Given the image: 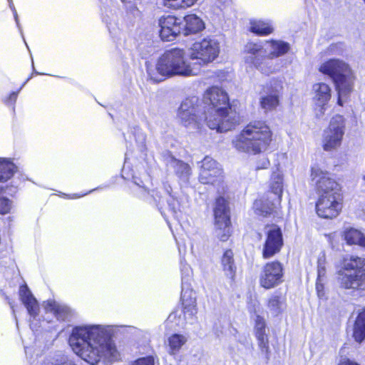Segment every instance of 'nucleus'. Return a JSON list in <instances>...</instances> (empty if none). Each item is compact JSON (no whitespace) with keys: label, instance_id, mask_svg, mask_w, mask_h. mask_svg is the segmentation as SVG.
Listing matches in <instances>:
<instances>
[{"label":"nucleus","instance_id":"1","mask_svg":"<svg viewBox=\"0 0 365 365\" xmlns=\"http://www.w3.org/2000/svg\"><path fill=\"white\" fill-rule=\"evenodd\" d=\"M112 331L110 326H77L72 329L69 344L78 356L91 365L97 364L102 359L115 361L119 354L110 339Z\"/></svg>","mask_w":365,"mask_h":365},{"label":"nucleus","instance_id":"2","mask_svg":"<svg viewBox=\"0 0 365 365\" xmlns=\"http://www.w3.org/2000/svg\"><path fill=\"white\" fill-rule=\"evenodd\" d=\"M203 104L205 120L210 129L227 132L239 123V116L230 109L227 93L221 88L212 86L207 89Z\"/></svg>","mask_w":365,"mask_h":365},{"label":"nucleus","instance_id":"3","mask_svg":"<svg viewBox=\"0 0 365 365\" xmlns=\"http://www.w3.org/2000/svg\"><path fill=\"white\" fill-rule=\"evenodd\" d=\"M272 141V132L262 121L250 123L232 142L239 151L257 154L265 150Z\"/></svg>","mask_w":365,"mask_h":365},{"label":"nucleus","instance_id":"4","mask_svg":"<svg viewBox=\"0 0 365 365\" xmlns=\"http://www.w3.org/2000/svg\"><path fill=\"white\" fill-rule=\"evenodd\" d=\"M337 282L344 289H364L365 258L353 255L344 257L337 271Z\"/></svg>","mask_w":365,"mask_h":365},{"label":"nucleus","instance_id":"5","mask_svg":"<svg viewBox=\"0 0 365 365\" xmlns=\"http://www.w3.org/2000/svg\"><path fill=\"white\" fill-rule=\"evenodd\" d=\"M183 50L171 48L161 56V76L170 77L174 75L190 76V66L186 63Z\"/></svg>","mask_w":365,"mask_h":365},{"label":"nucleus","instance_id":"6","mask_svg":"<svg viewBox=\"0 0 365 365\" xmlns=\"http://www.w3.org/2000/svg\"><path fill=\"white\" fill-rule=\"evenodd\" d=\"M199 99L195 96L186 98L182 102L178 110V118L184 126L192 129H199L200 122L204 119L201 113Z\"/></svg>","mask_w":365,"mask_h":365},{"label":"nucleus","instance_id":"7","mask_svg":"<svg viewBox=\"0 0 365 365\" xmlns=\"http://www.w3.org/2000/svg\"><path fill=\"white\" fill-rule=\"evenodd\" d=\"M345 132V119L341 115L331 118L329 127L324 132L323 148L331 151L339 148Z\"/></svg>","mask_w":365,"mask_h":365},{"label":"nucleus","instance_id":"8","mask_svg":"<svg viewBox=\"0 0 365 365\" xmlns=\"http://www.w3.org/2000/svg\"><path fill=\"white\" fill-rule=\"evenodd\" d=\"M220 53L219 42L212 38H205L195 42L190 49L192 59H198L203 63L213 61Z\"/></svg>","mask_w":365,"mask_h":365},{"label":"nucleus","instance_id":"9","mask_svg":"<svg viewBox=\"0 0 365 365\" xmlns=\"http://www.w3.org/2000/svg\"><path fill=\"white\" fill-rule=\"evenodd\" d=\"M311 177L315 182L319 196H341L340 185L327 171L319 167H313Z\"/></svg>","mask_w":365,"mask_h":365},{"label":"nucleus","instance_id":"10","mask_svg":"<svg viewBox=\"0 0 365 365\" xmlns=\"http://www.w3.org/2000/svg\"><path fill=\"white\" fill-rule=\"evenodd\" d=\"M190 268L189 267H184L182 272H186L187 274H182V292H181V302L182 306V312L188 315V319H194L196 314L197 313V297L196 293L190 288V281L191 277L189 274Z\"/></svg>","mask_w":365,"mask_h":365},{"label":"nucleus","instance_id":"11","mask_svg":"<svg viewBox=\"0 0 365 365\" xmlns=\"http://www.w3.org/2000/svg\"><path fill=\"white\" fill-rule=\"evenodd\" d=\"M282 90V82L277 79H272L264 86L260 98L261 108L265 111L274 109L279 104Z\"/></svg>","mask_w":365,"mask_h":365},{"label":"nucleus","instance_id":"12","mask_svg":"<svg viewBox=\"0 0 365 365\" xmlns=\"http://www.w3.org/2000/svg\"><path fill=\"white\" fill-rule=\"evenodd\" d=\"M265 230L267 239L264 245L262 256L267 259L280 251L283 245V238L281 229L276 225H267Z\"/></svg>","mask_w":365,"mask_h":365},{"label":"nucleus","instance_id":"13","mask_svg":"<svg viewBox=\"0 0 365 365\" xmlns=\"http://www.w3.org/2000/svg\"><path fill=\"white\" fill-rule=\"evenodd\" d=\"M283 268L279 262L267 263L262 271L259 283L265 289L273 288L282 282Z\"/></svg>","mask_w":365,"mask_h":365},{"label":"nucleus","instance_id":"14","mask_svg":"<svg viewBox=\"0 0 365 365\" xmlns=\"http://www.w3.org/2000/svg\"><path fill=\"white\" fill-rule=\"evenodd\" d=\"M245 51L247 56L245 57V61L249 63L253 64L259 71L263 73L269 74L273 73L274 69L272 67H266L267 56L265 51H263L262 47L257 43L250 42L245 45Z\"/></svg>","mask_w":365,"mask_h":365},{"label":"nucleus","instance_id":"15","mask_svg":"<svg viewBox=\"0 0 365 365\" xmlns=\"http://www.w3.org/2000/svg\"><path fill=\"white\" fill-rule=\"evenodd\" d=\"M341 196H319L316 204L317 213L322 218H334L341 210Z\"/></svg>","mask_w":365,"mask_h":365},{"label":"nucleus","instance_id":"16","mask_svg":"<svg viewBox=\"0 0 365 365\" xmlns=\"http://www.w3.org/2000/svg\"><path fill=\"white\" fill-rule=\"evenodd\" d=\"M350 69L349 65L344 61L339 59H330L321 65L319 71L328 75L334 81L343 74L347 73Z\"/></svg>","mask_w":365,"mask_h":365},{"label":"nucleus","instance_id":"17","mask_svg":"<svg viewBox=\"0 0 365 365\" xmlns=\"http://www.w3.org/2000/svg\"><path fill=\"white\" fill-rule=\"evenodd\" d=\"M354 80L355 77L350 69L347 73L343 74L334 81L338 92L337 103L339 106H343L342 98L347 96L353 91Z\"/></svg>","mask_w":365,"mask_h":365},{"label":"nucleus","instance_id":"18","mask_svg":"<svg viewBox=\"0 0 365 365\" xmlns=\"http://www.w3.org/2000/svg\"><path fill=\"white\" fill-rule=\"evenodd\" d=\"M43 306L46 312L53 314L58 321L70 322L75 314L69 307L53 299L45 302Z\"/></svg>","mask_w":365,"mask_h":365},{"label":"nucleus","instance_id":"19","mask_svg":"<svg viewBox=\"0 0 365 365\" xmlns=\"http://www.w3.org/2000/svg\"><path fill=\"white\" fill-rule=\"evenodd\" d=\"M214 215L217 227L222 229L229 227L230 224V209L228 202L225 198L220 197L216 200Z\"/></svg>","mask_w":365,"mask_h":365},{"label":"nucleus","instance_id":"20","mask_svg":"<svg viewBox=\"0 0 365 365\" xmlns=\"http://www.w3.org/2000/svg\"><path fill=\"white\" fill-rule=\"evenodd\" d=\"M128 149L131 152L141 154L145 150V135L139 128H134L130 133L125 137Z\"/></svg>","mask_w":365,"mask_h":365},{"label":"nucleus","instance_id":"21","mask_svg":"<svg viewBox=\"0 0 365 365\" xmlns=\"http://www.w3.org/2000/svg\"><path fill=\"white\" fill-rule=\"evenodd\" d=\"M281 199L279 196H269L267 199L255 200L254 208L257 215L266 217L272 214L277 205H279Z\"/></svg>","mask_w":365,"mask_h":365},{"label":"nucleus","instance_id":"22","mask_svg":"<svg viewBox=\"0 0 365 365\" xmlns=\"http://www.w3.org/2000/svg\"><path fill=\"white\" fill-rule=\"evenodd\" d=\"M167 166L175 169L176 175L182 180L187 181L191 174V170L188 164L177 160L173 155L168 153L163 156Z\"/></svg>","mask_w":365,"mask_h":365},{"label":"nucleus","instance_id":"23","mask_svg":"<svg viewBox=\"0 0 365 365\" xmlns=\"http://www.w3.org/2000/svg\"><path fill=\"white\" fill-rule=\"evenodd\" d=\"M19 295L22 303L26 307L29 315L35 318L38 315L39 311L38 304L26 285L20 287Z\"/></svg>","mask_w":365,"mask_h":365},{"label":"nucleus","instance_id":"24","mask_svg":"<svg viewBox=\"0 0 365 365\" xmlns=\"http://www.w3.org/2000/svg\"><path fill=\"white\" fill-rule=\"evenodd\" d=\"M326 254L324 252H321L317 259V279L316 282V291L320 298L325 294L324 283L326 279Z\"/></svg>","mask_w":365,"mask_h":365},{"label":"nucleus","instance_id":"25","mask_svg":"<svg viewBox=\"0 0 365 365\" xmlns=\"http://www.w3.org/2000/svg\"><path fill=\"white\" fill-rule=\"evenodd\" d=\"M220 264L225 275L232 280L234 279L237 267L234 259V254L231 250H227L224 252L221 257Z\"/></svg>","mask_w":365,"mask_h":365},{"label":"nucleus","instance_id":"26","mask_svg":"<svg viewBox=\"0 0 365 365\" xmlns=\"http://www.w3.org/2000/svg\"><path fill=\"white\" fill-rule=\"evenodd\" d=\"M18 168L11 158H0V182H6L17 172Z\"/></svg>","mask_w":365,"mask_h":365},{"label":"nucleus","instance_id":"27","mask_svg":"<svg viewBox=\"0 0 365 365\" xmlns=\"http://www.w3.org/2000/svg\"><path fill=\"white\" fill-rule=\"evenodd\" d=\"M314 99L318 106H325L331 98V88L324 83H316L313 86Z\"/></svg>","mask_w":365,"mask_h":365},{"label":"nucleus","instance_id":"28","mask_svg":"<svg viewBox=\"0 0 365 365\" xmlns=\"http://www.w3.org/2000/svg\"><path fill=\"white\" fill-rule=\"evenodd\" d=\"M342 236L348 245H357L365 248V235L360 230L352 227L346 228Z\"/></svg>","mask_w":365,"mask_h":365},{"label":"nucleus","instance_id":"29","mask_svg":"<svg viewBox=\"0 0 365 365\" xmlns=\"http://www.w3.org/2000/svg\"><path fill=\"white\" fill-rule=\"evenodd\" d=\"M185 35L195 34L205 28L204 22L196 15L190 14L184 18Z\"/></svg>","mask_w":365,"mask_h":365},{"label":"nucleus","instance_id":"30","mask_svg":"<svg viewBox=\"0 0 365 365\" xmlns=\"http://www.w3.org/2000/svg\"><path fill=\"white\" fill-rule=\"evenodd\" d=\"M353 336L359 343H361L365 339V309L360 312L356 318Z\"/></svg>","mask_w":365,"mask_h":365},{"label":"nucleus","instance_id":"31","mask_svg":"<svg viewBox=\"0 0 365 365\" xmlns=\"http://www.w3.org/2000/svg\"><path fill=\"white\" fill-rule=\"evenodd\" d=\"M192 319H188V315L182 311H174L170 314L165 323L170 327H183L187 322L192 321Z\"/></svg>","mask_w":365,"mask_h":365},{"label":"nucleus","instance_id":"32","mask_svg":"<svg viewBox=\"0 0 365 365\" xmlns=\"http://www.w3.org/2000/svg\"><path fill=\"white\" fill-rule=\"evenodd\" d=\"M221 169L210 170V171L200 170L199 180L203 184H214L222 177Z\"/></svg>","mask_w":365,"mask_h":365},{"label":"nucleus","instance_id":"33","mask_svg":"<svg viewBox=\"0 0 365 365\" xmlns=\"http://www.w3.org/2000/svg\"><path fill=\"white\" fill-rule=\"evenodd\" d=\"M284 304V298L279 294H273L268 299L267 307L274 316H277L283 310Z\"/></svg>","mask_w":365,"mask_h":365},{"label":"nucleus","instance_id":"34","mask_svg":"<svg viewBox=\"0 0 365 365\" xmlns=\"http://www.w3.org/2000/svg\"><path fill=\"white\" fill-rule=\"evenodd\" d=\"M272 51L267 56L269 59L282 56L289 50V45L284 41H272L270 43Z\"/></svg>","mask_w":365,"mask_h":365},{"label":"nucleus","instance_id":"35","mask_svg":"<svg viewBox=\"0 0 365 365\" xmlns=\"http://www.w3.org/2000/svg\"><path fill=\"white\" fill-rule=\"evenodd\" d=\"M283 187V179L282 176L278 173H274L271 179L270 188L272 190V195L277 197H279L281 199Z\"/></svg>","mask_w":365,"mask_h":365},{"label":"nucleus","instance_id":"36","mask_svg":"<svg viewBox=\"0 0 365 365\" xmlns=\"http://www.w3.org/2000/svg\"><path fill=\"white\" fill-rule=\"evenodd\" d=\"M180 26L174 27H163V17H161V41H171L180 33Z\"/></svg>","mask_w":365,"mask_h":365},{"label":"nucleus","instance_id":"37","mask_svg":"<svg viewBox=\"0 0 365 365\" xmlns=\"http://www.w3.org/2000/svg\"><path fill=\"white\" fill-rule=\"evenodd\" d=\"M187 339L180 334H173L168 339L169 352L174 354L178 351L182 346L186 342Z\"/></svg>","mask_w":365,"mask_h":365},{"label":"nucleus","instance_id":"38","mask_svg":"<svg viewBox=\"0 0 365 365\" xmlns=\"http://www.w3.org/2000/svg\"><path fill=\"white\" fill-rule=\"evenodd\" d=\"M250 31L258 35H268L273 31L272 27L264 21H252L251 22Z\"/></svg>","mask_w":365,"mask_h":365},{"label":"nucleus","instance_id":"39","mask_svg":"<svg viewBox=\"0 0 365 365\" xmlns=\"http://www.w3.org/2000/svg\"><path fill=\"white\" fill-rule=\"evenodd\" d=\"M197 0H163L164 6L178 9L190 7L194 5Z\"/></svg>","mask_w":365,"mask_h":365},{"label":"nucleus","instance_id":"40","mask_svg":"<svg viewBox=\"0 0 365 365\" xmlns=\"http://www.w3.org/2000/svg\"><path fill=\"white\" fill-rule=\"evenodd\" d=\"M220 169L215 160L212 158L206 156L202 161L201 170L210 171V170Z\"/></svg>","mask_w":365,"mask_h":365},{"label":"nucleus","instance_id":"41","mask_svg":"<svg viewBox=\"0 0 365 365\" xmlns=\"http://www.w3.org/2000/svg\"><path fill=\"white\" fill-rule=\"evenodd\" d=\"M163 27H174L175 26H180V23L175 16L173 15H163Z\"/></svg>","mask_w":365,"mask_h":365},{"label":"nucleus","instance_id":"42","mask_svg":"<svg viewBox=\"0 0 365 365\" xmlns=\"http://www.w3.org/2000/svg\"><path fill=\"white\" fill-rule=\"evenodd\" d=\"M258 346L261 350V351L264 354L265 359L267 361L269 359V340L268 337L265 339H261L257 340Z\"/></svg>","mask_w":365,"mask_h":365},{"label":"nucleus","instance_id":"43","mask_svg":"<svg viewBox=\"0 0 365 365\" xmlns=\"http://www.w3.org/2000/svg\"><path fill=\"white\" fill-rule=\"evenodd\" d=\"M148 69V73L150 76V80H152L154 83H158L159 82V73H160V66L159 64L157 63L155 66L156 72L155 73L154 71L150 68L149 66L147 67Z\"/></svg>","mask_w":365,"mask_h":365},{"label":"nucleus","instance_id":"44","mask_svg":"<svg viewBox=\"0 0 365 365\" xmlns=\"http://www.w3.org/2000/svg\"><path fill=\"white\" fill-rule=\"evenodd\" d=\"M11 204L8 199L0 197V213L4 214L10 210Z\"/></svg>","mask_w":365,"mask_h":365},{"label":"nucleus","instance_id":"45","mask_svg":"<svg viewBox=\"0 0 365 365\" xmlns=\"http://www.w3.org/2000/svg\"><path fill=\"white\" fill-rule=\"evenodd\" d=\"M132 365H154V359L152 356L140 358L136 360Z\"/></svg>","mask_w":365,"mask_h":365},{"label":"nucleus","instance_id":"46","mask_svg":"<svg viewBox=\"0 0 365 365\" xmlns=\"http://www.w3.org/2000/svg\"><path fill=\"white\" fill-rule=\"evenodd\" d=\"M18 93H19V91H17V92H12L9 95V96L4 101V103L7 106H14V104L15 103V102H16V101L17 99Z\"/></svg>","mask_w":365,"mask_h":365},{"label":"nucleus","instance_id":"47","mask_svg":"<svg viewBox=\"0 0 365 365\" xmlns=\"http://www.w3.org/2000/svg\"><path fill=\"white\" fill-rule=\"evenodd\" d=\"M8 1H9V7L12 10V11H13L14 19H15V21L16 23V25L20 29V24H19L18 14H17V11H16V9L14 7L13 1H12V0H8Z\"/></svg>","mask_w":365,"mask_h":365},{"label":"nucleus","instance_id":"48","mask_svg":"<svg viewBox=\"0 0 365 365\" xmlns=\"http://www.w3.org/2000/svg\"><path fill=\"white\" fill-rule=\"evenodd\" d=\"M265 329V322L263 318L259 316L257 317L255 329Z\"/></svg>","mask_w":365,"mask_h":365},{"label":"nucleus","instance_id":"49","mask_svg":"<svg viewBox=\"0 0 365 365\" xmlns=\"http://www.w3.org/2000/svg\"><path fill=\"white\" fill-rule=\"evenodd\" d=\"M269 165V161L267 158H262L260 165H258L256 168L257 170L267 168Z\"/></svg>","mask_w":365,"mask_h":365},{"label":"nucleus","instance_id":"50","mask_svg":"<svg viewBox=\"0 0 365 365\" xmlns=\"http://www.w3.org/2000/svg\"><path fill=\"white\" fill-rule=\"evenodd\" d=\"M256 337L257 340L261 339L267 338V335L265 334V329H257L256 330Z\"/></svg>","mask_w":365,"mask_h":365},{"label":"nucleus","instance_id":"51","mask_svg":"<svg viewBox=\"0 0 365 365\" xmlns=\"http://www.w3.org/2000/svg\"><path fill=\"white\" fill-rule=\"evenodd\" d=\"M227 228H228V227H227L226 228H224V227H223V228H222V229H220V228L218 227V229H219L220 230H223V232H224L223 235H222L220 236V240H221V241H226V240H227V238H228V232H229V230H228Z\"/></svg>","mask_w":365,"mask_h":365},{"label":"nucleus","instance_id":"52","mask_svg":"<svg viewBox=\"0 0 365 365\" xmlns=\"http://www.w3.org/2000/svg\"><path fill=\"white\" fill-rule=\"evenodd\" d=\"M339 365H359L358 364L347 359H343L340 361Z\"/></svg>","mask_w":365,"mask_h":365},{"label":"nucleus","instance_id":"53","mask_svg":"<svg viewBox=\"0 0 365 365\" xmlns=\"http://www.w3.org/2000/svg\"><path fill=\"white\" fill-rule=\"evenodd\" d=\"M319 108L318 110H317L316 113V115L317 118L322 117L324 115L325 110L324 106H319Z\"/></svg>","mask_w":365,"mask_h":365},{"label":"nucleus","instance_id":"54","mask_svg":"<svg viewBox=\"0 0 365 365\" xmlns=\"http://www.w3.org/2000/svg\"><path fill=\"white\" fill-rule=\"evenodd\" d=\"M88 193H84V194H82V195L73 194L71 195H68L63 194V195L67 196L70 199H76V198H79V197H81L82 196H84V195H86Z\"/></svg>","mask_w":365,"mask_h":365},{"label":"nucleus","instance_id":"55","mask_svg":"<svg viewBox=\"0 0 365 365\" xmlns=\"http://www.w3.org/2000/svg\"><path fill=\"white\" fill-rule=\"evenodd\" d=\"M151 197L153 198L154 201H156L155 197V190H151Z\"/></svg>","mask_w":365,"mask_h":365},{"label":"nucleus","instance_id":"56","mask_svg":"<svg viewBox=\"0 0 365 365\" xmlns=\"http://www.w3.org/2000/svg\"><path fill=\"white\" fill-rule=\"evenodd\" d=\"M54 365H73V364H71V363H66V362H63V363H61V364H54Z\"/></svg>","mask_w":365,"mask_h":365},{"label":"nucleus","instance_id":"57","mask_svg":"<svg viewBox=\"0 0 365 365\" xmlns=\"http://www.w3.org/2000/svg\"><path fill=\"white\" fill-rule=\"evenodd\" d=\"M336 46H337L336 45H331V46H330L329 49L331 51H333Z\"/></svg>","mask_w":365,"mask_h":365},{"label":"nucleus","instance_id":"58","mask_svg":"<svg viewBox=\"0 0 365 365\" xmlns=\"http://www.w3.org/2000/svg\"><path fill=\"white\" fill-rule=\"evenodd\" d=\"M128 153H125V160H127V158H128Z\"/></svg>","mask_w":365,"mask_h":365},{"label":"nucleus","instance_id":"59","mask_svg":"<svg viewBox=\"0 0 365 365\" xmlns=\"http://www.w3.org/2000/svg\"><path fill=\"white\" fill-rule=\"evenodd\" d=\"M25 83L22 84V86L19 88V90H21L23 88V86H24Z\"/></svg>","mask_w":365,"mask_h":365},{"label":"nucleus","instance_id":"60","mask_svg":"<svg viewBox=\"0 0 365 365\" xmlns=\"http://www.w3.org/2000/svg\"><path fill=\"white\" fill-rule=\"evenodd\" d=\"M25 83L22 84V86L19 88V90H21L23 88V86H24Z\"/></svg>","mask_w":365,"mask_h":365},{"label":"nucleus","instance_id":"61","mask_svg":"<svg viewBox=\"0 0 365 365\" xmlns=\"http://www.w3.org/2000/svg\"><path fill=\"white\" fill-rule=\"evenodd\" d=\"M25 83L22 84V86L19 88V90H21L23 88V86H24Z\"/></svg>","mask_w":365,"mask_h":365},{"label":"nucleus","instance_id":"62","mask_svg":"<svg viewBox=\"0 0 365 365\" xmlns=\"http://www.w3.org/2000/svg\"><path fill=\"white\" fill-rule=\"evenodd\" d=\"M25 83L22 84V86L19 88V90H21L23 88V86H24Z\"/></svg>","mask_w":365,"mask_h":365},{"label":"nucleus","instance_id":"63","mask_svg":"<svg viewBox=\"0 0 365 365\" xmlns=\"http://www.w3.org/2000/svg\"><path fill=\"white\" fill-rule=\"evenodd\" d=\"M135 183L136 185H138L140 186V184H139L138 182L135 181Z\"/></svg>","mask_w":365,"mask_h":365},{"label":"nucleus","instance_id":"64","mask_svg":"<svg viewBox=\"0 0 365 365\" xmlns=\"http://www.w3.org/2000/svg\"><path fill=\"white\" fill-rule=\"evenodd\" d=\"M363 179L365 180V175L363 176Z\"/></svg>","mask_w":365,"mask_h":365}]
</instances>
